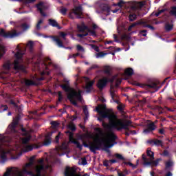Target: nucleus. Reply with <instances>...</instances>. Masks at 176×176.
<instances>
[{
  "mask_svg": "<svg viewBox=\"0 0 176 176\" xmlns=\"http://www.w3.org/2000/svg\"><path fill=\"white\" fill-rule=\"evenodd\" d=\"M84 146L87 148L89 146L91 151H97L101 146L105 148H111L116 142V136L111 131L103 132L100 128L95 129V133H86L80 136Z\"/></svg>",
  "mask_w": 176,
  "mask_h": 176,
  "instance_id": "1",
  "label": "nucleus"
},
{
  "mask_svg": "<svg viewBox=\"0 0 176 176\" xmlns=\"http://www.w3.org/2000/svg\"><path fill=\"white\" fill-rule=\"evenodd\" d=\"M47 168H49V166H45L43 160H39L34 168V158H31L30 162L23 166L22 170L19 168H8L3 176H24V174H29L32 176H46L45 171Z\"/></svg>",
  "mask_w": 176,
  "mask_h": 176,
  "instance_id": "2",
  "label": "nucleus"
},
{
  "mask_svg": "<svg viewBox=\"0 0 176 176\" xmlns=\"http://www.w3.org/2000/svg\"><path fill=\"white\" fill-rule=\"evenodd\" d=\"M96 111L101 118H108L109 125L111 129H116V130H129L130 129V121L118 118L116 115L112 111L107 109L104 105H98L96 107Z\"/></svg>",
  "mask_w": 176,
  "mask_h": 176,
  "instance_id": "3",
  "label": "nucleus"
},
{
  "mask_svg": "<svg viewBox=\"0 0 176 176\" xmlns=\"http://www.w3.org/2000/svg\"><path fill=\"white\" fill-rule=\"evenodd\" d=\"M64 82L66 84L61 85L62 89L65 90V91L69 92L67 96L69 100L74 105H76L77 101H82V96L80 95L82 91L70 88L68 86V79L67 78L64 79Z\"/></svg>",
  "mask_w": 176,
  "mask_h": 176,
  "instance_id": "4",
  "label": "nucleus"
},
{
  "mask_svg": "<svg viewBox=\"0 0 176 176\" xmlns=\"http://www.w3.org/2000/svg\"><path fill=\"white\" fill-rule=\"evenodd\" d=\"M31 140V135H28L26 137L22 139V144H23V146L21 147L20 146H16L13 151L17 153L18 152H30V151H32L34 149V146L31 144H27L28 141Z\"/></svg>",
  "mask_w": 176,
  "mask_h": 176,
  "instance_id": "5",
  "label": "nucleus"
},
{
  "mask_svg": "<svg viewBox=\"0 0 176 176\" xmlns=\"http://www.w3.org/2000/svg\"><path fill=\"white\" fill-rule=\"evenodd\" d=\"M16 54H15L16 59L14 61V69H21V63H23V53H21V50H20V45H17L16 47Z\"/></svg>",
  "mask_w": 176,
  "mask_h": 176,
  "instance_id": "6",
  "label": "nucleus"
},
{
  "mask_svg": "<svg viewBox=\"0 0 176 176\" xmlns=\"http://www.w3.org/2000/svg\"><path fill=\"white\" fill-rule=\"evenodd\" d=\"M147 156H148V160H145V158L143 157L144 160V163L146 164H151L152 166H156L159 164V162H160V160L158 159L155 161V153L152 151L151 148L147 149Z\"/></svg>",
  "mask_w": 176,
  "mask_h": 176,
  "instance_id": "7",
  "label": "nucleus"
},
{
  "mask_svg": "<svg viewBox=\"0 0 176 176\" xmlns=\"http://www.w3.org/2000/svg\"><path fill=\"white\" fill-rule=\"evenodd\" d=\"M3 135H0V155L1 159L3 160H5L8 155H14V153H13V151H12L11 149L3 148V146H2V140H3Z\"/></svg>",
  "mask_w": 176,
  "mask_h": 176,
  "instance_id": "8",
  "label": "nucleus"
},
{
  "mask_svg": "<svg viewBox=\"0 0 176 176\" xmlns=\"http://www.w3.org/2000/svg\"><path fill=\"white\" fill-rule=\"evenodd\" d=\"M79 31L85 32V34H77V36L82 38V36H86L87 35H91L92 36H96V32L90 30L85 25H82L81 28L78 26Z\"/></svg>",
  "mask_w": 176,
  "mask_h": 176,
  "instance_id": "9",
  "label": "nucleus"
},
{
  "mask_svg": "<svg viewBox=\"0 0 176 176\" xmlns=\"http://www.w3.org/2000/svg\"><path fill=\"white\" fill-rule=\"evenodd\" d=\"M0 35L1 36H3V38H14L15 36H17L19 34L16 32V30L5 32L3 29H1L0 32Z\"/></svg>",
  "mask_w": 176,
  "mask_h": 176,
  "instance_id": "10",
  "label": "nucleus"
},
{
  "mask_svg": "<svg viewBox=\"0 0 176 176\" xmlns=\"http://www.w3.org/2000/svg\"><path fill=\"white\" fill-rule=\"evenodd\" d=\"M67 133L69 134V142H72V144H75V145H76L77 148H79V149H82V146L79 144V142H78L77 140L74 139V134L69 131H68Z\"/></svg>",
  "mask_w": 176,
  "mask_h": 176,
  "instance_id": "11",
  "label": "nucleus"
},
{
  "mask_svg": "<svg viewBox=\"0 0 176 176\" xmlns=\"http://www.w3.org/2000/svg\"><path fill=\"white\" fill-rule=\"evenodd\" d=\"M84 80L85 81L86 86L85 89L87 92L90 91L91 89H93V85H94V80L90 81L89 78H84Z\"/></svg>",
  "mask_w": 176,
  "mask_h": 176,
  "instance_id": "12",
  "label": "nucleus"
},
{
  "mask_svg": "<svg viewBox=\"0 0 176 176\" xmlns=\"http://www.w3.org/2000/svg\"><path fill=\"white\" fill-rule=\"evenodd\" d=\"M37 8L42 16H46L43 12V10H46L47 9V6L45 3L41 2L39 4L37 5Z\"/></svg>",
  "mask_w": 176,
  "mask_h": 176,
  "instance_id": "13",
  "label": "nucleus"
},
{
  "mask_svg": "<svg viewBox=\"0 0 176 176\" xmlns=\"http://www.w3.org/2000/svg\"><path fill=\"white\" fill-rule=\"evenodd\" d=\"M73 13L75 14L76 17L78 19H80L82 17V8L76 7L73 10Z\"/></svg>",
  "mask_w": 176,
  "mask_h": 176,
  "instance_id": "14",
  "label": "nucleus"
},
{
  "mask_svg": "<svg viewBox=\"0 0 176 176\" xmlns=\"http://www.w3.org/2000/svg\"><path fill=\"white\" fill-rule=\"evenodd\" d=\"M47 64H49V65L52 64V61L50 60L49 59H47L44 62V65H43L44 67L43 69V72H41V75H49V72H46V70H45V69H47Z\"/></svg>",
  "mask_w": 176,
  "mask_h": 176,
  "instance_id": "15",
  "label": "nucleus"
},
{
  "mask_svg": "<svg viewBox=\"0 0 176 176\" xmlns=\"http://www.w3.org/2000/svg\"><path fill=\"white\" fill-rule=\"evenodd\" d=\"M107 82H108V79L107 78H103L102 80H100L98 82V89H102L104 87H105V85H107Z\"/></svg>",
  "mask_w": 176,
  "mask_h": 176,
  "instance_id": "16",
  "label": "nucleus"
},
{
  "mask_svg": "<svg viewBox=\"0 0 176 176\" xmlns=\"http://www.w3.org/2000/svg\"><path fill=\"white\" fill-rule=\"evenodd\" d=\"M155 129H156V126H155V124L152 122L148 125V129H145L144 131V133L145 134H148V133H150V131H153V130H155Z\"/></svg>",
  "mask_w": 176,
  "mask_h": 176,
  "instance_id": "17",
  "label": "nucleus"
},
{
  "mask_svg": "<svg viewBox=\"0 0 176 176\" xmlns=\"http://www.w3.org/2000/svg\"><path fill=\"white\" fill-rule=\"evenodd\" d=\"M174 166V162L173 160H169L166 162V168H171Z\"/></svg>",
  "mask_w": 176,
  "mask_h": 176,
  "instance_id": "18",
  "label": "nucleus"
},
{
  "mask_svg": "<svg viewBox=\"0 0 176 176\" xmlns=\"http://www.w3.org/2000/svg\"><path fill=\"white\" fill-rule=\"evenodd\" d=\"M54 41L56 43V45H58V46L59 47H63V43L61 42V40L60 39V37H56V38H54Z\"/></svg>",
  "mask_w": 176,
  "mask_h": 176,
  "instance_id": "19",
  "label": "nucleus"
},
{
  "mask_svg": "<svg viewBox=\"0 0 176 176\" xmlns=\"http://www.w3.org/2000/svg\"><path fill=\"white\" fill-rule=\"evenodd\" d=\"M50 25H52V27H58L57 21H56L55 20L50 19Z\"/></svg>",
  "mask_w": 176,
  "mask_h": 176,
  "instance_id": "20",
  "label": "nucleus"
},
{
  "mask_svg": "<svg viewBox=\"0 0 176 176\" xmlns=\"http://www.w3.org/2000/svg\"><path fill=\"white\" fill-rule=\"evenodd\" d=\"M133 73V69L131 68H128L125 70L126 75H128L129 76H130Z\"/></svg>",
  "mask_w": 176,
  "mask_h": 176,
  "instance_id": "21",
  "label": "nucleus"
},
{
  "mask_svg": "<svg viewBox=\"0 0 176 176\" xmlns=\"http://www.w3.org/2000/svg\"><path fill=\"white\" fill-rule=\"evenodd\" d=\"M113 80H117L116 81V86H119V83H120L122 82V80L120 79V78H118V77L116 76L115 77H113L111 82H113Z\"/></svg>",
  "mask_w": 176,
  "mask_h": 176,
  "instance_id": "22",
  "label": "nucleus"
},
{
  "mask_svg": "<svg viewBox=\"0 0 176 176\" xmlns=\"http://www.w3.org/2000/svg\"><path fill=\"white\" fill-rule=\"evenodd\" d=\"M135 19H137V15H135L134 14H131L129 15L130 21H134V20H135Z\"/></svg>",
  "mask_w": 176,
  "mask_h": 176,
  "instance_id": "23",
  "label": "nucleus"
},
{
  "mask_svg": "<svg viewBox=\"0 0 176 176\" xmlns=\"http://www.w3.org/2000/svg\"><path fill=\"white\" fill-rule=\"evenodd\" d=\"M21 28H22V30H23V31H26V30H28V28H30V25L26 24V23L23 24V25H21Z\"/></svg>",
  "mask_w": 176,
  "mask_h": 176,
  "instance_id": "24",
  "label": "nucleus"
},
{
  "mask_svg": "<svg viewBox=\"0 0 176 176\" xmlns=\"http://www.w3.org/2000/svg\"><path fill=\"white\" fill-rule=\"evenodd\" d=\"M50 142H52V140H50V138L47 137L44 142V145H46V146L50 145Z\"/></svg>",
  "mask_w": 176,
  "mask_h": 176,
  "instance_id": "25",
  "label": "nucleus"
},
{
  "mask_svg": "<svg viewBox=\"0 0 176 176\" xmlns=\"http://www.w3.org/2000/svg\"><path fill=\"white\" fill-rule=\"evenodd\" d=\"M68 129H69V130H72V131H74L75 124H74L72 123H69V125H68Z\"/></svg>",
  "mask_w": 176,
  "mask_h": 176,
  "instance_id": "26",
  "label": "nucleus"
},
{
  "mask_svg": "<svg viewBox=\"0 0 176 176\" xmlns=\"http://www.w3.org/2000/svg\"><path fill=\"white\" fill-rule=\"evenodd\" d=\"M165 28H166V31H171V30H173V25H171V24H167V25L165 26Z\"/></svg>",
  "mask_w": 176,
  "mask_h": 176,
  "instance_id": "27",
  "label": "nucleus"
},
{
  "mask_svg": "<svg viewBox=\"0 0 176 176\" xmlns=\"http://www.w3.org/2000/svg\"><path fill=\"white\" fill-rule=\"evenodd\" d=\"M5 53V47L3 45H0V57Z\"/></svg>",
  "mask_w": 176,
  "mask_h": 176,
  "instance_id": "28",
  "label": "nucleus"
},
{
  "mask_svg": "<svg viewBox=\"0 0 176 176\" xmlns=\"http://www.w3.org/2000/svg\"><path fill=\"white\" fill-rule=\"evenodd\" d=\"M25 85H27L28 86H30L31 85H34V82L30 80H25Z\"/></svg>",
  "mask_w": 176,
  "mask_h": 176,
  "instance_id": "29",
  "label": "nucleus"
},
{
  "mask_svg": "<svg viewBox=\"0 0 176 176\" xmlns=\"http://www.w3.org/2000/svg\"><path fill=\"white\" fill-rule=\"evenodd\" d=\"M27 47L29 49H32V47H34V42L30 41L27 45Z\"/></svg>",
  "mask_w": 176,
  "mask_h": 176,
  "instance_id": "30",
  "label": "nucleus"
},
{
  "mask_svg": "<svg viewBox=\"0 0 176 176\" xmlns=\"http://www.w3.org/2000/svg\"><path fill=\"white\" fill-rule=\"evenodd\" d=\"M105 54H104V53H102V52H99V53H98V54H96V58H101V57H104V56H105Z\"/></svg>",
  "mask_w": 176,
  "mask_h": 176,
  "instance_id": "31",
  "label": "nucleus"
},
{
  "mask_svg": "<svg viewBox=\"0 0 176 176\" xmlns=\"http://www.w3.org/2000/svg\"><path fill=\"white\" fill-rule=\"evenodd\" d=\"M43 23V20L41 19L40 21H38L36 25L37 30H39V28H41V24H42Z\"/></svg>",
  "mask_w": 176,
  "mask_h": 176,
  "instance_id": "32",
  "label": "nucleus"
},
{
  "mask_svg": "<svg viewBox=\"0 0 176 176\" xmlns=\"http://www.w3.org/2000/svg\"><path fill=\"white\" fill-rule=\"evenodd\" d=\"M67 146H68V143L64 142V143H63L60 148H62V149H67Z\"/></svg>",
  "mask_w": 176,
  "mask_h": 176,
  "instance_id": "33",
  "label": "nucleus"
},
{
  "mask_svg": "<svg viewBox=\"0 0 176 176\" xmlns=\"http://www.w3.org/2000/svg\"><path fill=\"white\" fill-rule=\"evenodd\" d=\"M81 164L83 166H85V164H87V161L86 160V158L83 157L81 158Z\"/></svg>",
  "mask_w": 176,
  "mask_h": 176,
  "instance_id": "34",
  "label": "nucleus"
},
{
  "mask_svg": "<svg viewBox=\"0 0 176 176\" xmlns=\"http://www.w3.org/2000/svg\"><path fill=\"white\" fill-rule=\"evenodd\" d=\"M154 145H157V146L162 145V141L160 140H155L154 141Z\"/></svg>",
  "mask_w": 176,
  "mask_h": 176,
  "instance_id": "35",
  "label": "nucleus"
},
{
  "mask_svg": "<svg viewBox=\"0 0 176 176\" xmlns=\"http://www.w3.org/2000/svg\"><path fill=\"white\" fill-rule=\"evenodd\" d=\"M136 25H137V23H133V24L129 26V28H128V31H131V29L134 28V27L136 26Z\"/></svg>",
  "mask_w": 176,
  "mask_h": 176,
  "instance_id": "36",
  "label": "nucleus"
},
{
  "mask_svg": "<svg viewBox=\"0 0 176 176\" xmlns=\"http://www.w3.org/2000/svg\"><path fill=\"white\" fill-rule=\"evenodd\" d=\"M52 125L53 127H57V126H58V122L54 121L52 122Z\"/></svg>",
  "mask_w": 176,
  "mask_h": 176,
  "instance_id": "37",
  "label": "nucleus"
},
{
  "mask_svg": "<svg viewBox=\"0 0 176 176\" xmlns=\"http://www.w3.org/2000/svg\"><path fill=\"white\" fill-rule=\"evenodd\" d=\"M60 13H62V14H65V13H67V8H62L60 10Z\"/></svg>",
  "mask_w": 176,
  "mask_h": 176,
  "instance_id": "38",
  "label": "nucleus"
},
{
  "mask_svg": "<svg viewBox=\"0 0 176 176\" xmlns=\"http://www.w3.org/2000/svg\"><path fill=\"white\" fill-rule=\"evenodd\" d=\"M163 12H164V10H161L158 12L155 13V14L157 17V16H160L161 13H163Z\"/></svg>",
  "mask_w": 176,
  "mask_h": 176,
  "instance_id": "39",
  "label": "nucleus"
},
{
  "mask_svg": "<svg viewBox=\"0 0 176 176\" xmlns=\"http://www.w3.org/2000/svg\"><path fill=\"white\" fill-rule=\"evenodd\" d=\"M115 156L117 159H123V157L120 154H116Z\"/></svg>",
  "mask_w": 176,
  "mask_h": 176,
  "instance_id": "40",
  "label": "nucleus"
},
{
  "mask_svg": "<svg viewBox=\"0 0 176 176\" xmlns=\"http://www.w3.org/2000/svg\"><path fill=\"white\" fill-rule=\"evenodd\" d=\"M83 111H84V113H85V115H87V113H88L87 107H83Z\"/></svg>",
  "mask_w": 176,
  "mask_h": 176,
  "instance_id": "41",
  "label": "nucleus"
},
{
  "mask_svg": "<svg viewBox=\"0 0 176 176\" xmlns=\"http://www.w3.org/2000/svg\"><path fill=\"white\" fill-rule=\"evenodd\" d=\"M60 135H61V133H59L58 134V135L56 136L55 140H56V142H58V138H60Z\"/></svg>",
  "mask_w": 176,
  "mask_h": 176,
  "instance_id": "42",
  "label": "nucleus"
},
{
  "mask_svg": "<svg viewBox=\"0 0 176 176\" xmlns=\"http://www.w3.org/2000/svg\"><path fill=\"white\" fill-rule=\"evenodd\" d=\"M111 67L109 66L105 67V72H109Z\"/></svg>",
  "mask_w": 176,
  "mask_h": 176,
  "instance_id": "43",
  "label": "nucleus"
},
{
  "mask_svg": "<svg viewBox=\"0 0 176 176\" xmlns=\"http://www.w3.org/2000/svg\"><path fill=\"white\" fill-rule=\"evenodd\" d=\"M146 32L145 30H143L140 32L141 35H142V36H146Z\"/></svg>",
  "mask_w": 176,
  "mask_h": 176,
  "instance_id": "44",
  "label": "nucleus"
},
{
  "mask_svg": "<svg viewBox=\"0 0 176 176\" xmlns=\"http://www.w3.org/2000/svg\"><path fill=\"white\" fill-rule=\"evenodd\" d=\"M148 87L151 88V89H155V87H156V84H152L148 85Z\"/></svg>",
  "mask_w": 176,
  "mask_h": 176,
  "instance_id": "45",
  "label": "nucleus"
},
{
  "mask_svg": "<svg viewBox=\"0 0 176 176\" xmlns=\"http://www.w3.org/2000/svg\"><path fill=\"white\" fill-rule=\"evenodd\" d=\"M125 164H127L128 166H130L131 167H135L131 162H126Z\"/></svg>",
  "mask_w": 176,
  "mask_h": 176,
  "instance_id": "46",
  "label": "nucleus"
},
{
  "mask_svg": "<svg viewBox=\"0 0 176 176\" xmlns=\"http://www.w3.org/2000/svg\"><path fill=\"white\" fill-rule=\"evenodd\" d=\"M16 124H17L16 122H13L11 125L9 126V128L12 127V129L14 127V126H16Z\"/></svg>",
  "mask_w": 176,
  "mask_h": 176,
  "instance_id": "47",
  "label": "nucleus"
},
{
  "mask_svg": "<svg viewBox=\"0 0 176 176\" xmlns=\"http://www.w3.org/2000/svg\"><path fill=\"white\" fill-rule=\"evenodd\" d=\"M77 50H83V48L80 45H77Z\"/></svg>",
  "mask_w": 176,
  "mask_h": 176,
  "instance_id": "48",
  "label": "nucleus"
},
{
  "mask_svg": "<svg viewBox=\"0 0 176 176\" xmlns=\"http://www.w3.org/2000/svg\"><path fill=\"white\" fill-rule=\"evenodd\" d=\"M118 176H126V175H124V173H120V172H118Z\"/></svg>",
  "mask_w": 176,
  "mask_h": 176,
  "instance_id": "49",
  "label": "nucleus"
},
{
  "mask_svg": "<svg viewBox=\"0 0 176 176\" xmlns=\"http://www.w3.org/2000/svg\"><path fill=\"white\" fill-rule=\"evenodd\" d=\"M60 36H62V38H65V34L64 32H61Z\"/></svg>",
  "mask_w": 176,
  "mask_h": 176,
  "instance_id": "50",
  "label": "nucleus"
},
{
  "mask_svg": "<svg viewBox=\"0 0 176 176\" xmlns=\"http://www.w3.org/2000/svg\"><path fill=\"white\" fill-rule=\"evenodd\" d=\"M166 176H173V173H171V172H168Z\"/></svg>",
  "mask_w": 176,
  "mask_h": 176,
  "instance_id": "51",
  "label": "nucleus"
},
{
  "mask_svg": "<svg viewBox=\"0 0 176 176\" xmlns=\"http://www.w3.org/2000/svg\"><path fill=\"white\" fill-rule=\"evenodd\" d=\"M118 109H120V111H122V109H123V107H122V105H120L118 107Z\"/></svg>",
  "mask_w": 176,
  "mask_h": 176,
  "instance_id": "52",
  "label": "nucleus"
},
{
  "mask_svg": "<svg viewBox=\"0 0 176 176\" xmlns=\"http://www.w3.org/2000/svg\"><path fill=\"white\" fill-rule=\"evenodd\" d=\"M160 134H164V131L163 129H160Z\"/></svg>",
  "mask_w": 176,
  "mask_h": 176,
  "instance_id": "53",
  "label": "nucleus"
},
{
  "mask_svg": "<svg viewBox=\"0 0 176 176\" xmlns=\"http://www.w3.org/2000/svg\"><path fill=\"white\" fill-rule=\"evenodd\" d=\"M6 109H8V107L7 106L3 107V111H6Z\"/></svg>",
  "mask_w": 176,
  "mask_h": 176,
  "instance_id": "54",
  "label": "nucleus"
},
{
  "mask_svg": "<svg viewBox=\"0 0 176 176\" xmlns=\"http://www.w3.org/2000/svg\"><path fill=\"white\" fill-rule=\"evenodd\" d=\"M59 100H61V92H58Z\"/></svg>",
  "mask_w": 176,
  "mask_h": 176,
  "instance_id": "55",
  "label": "nucleus"
},
{
  "mask_svg": "<svg viewBox=\"0 0 176 176\" xmlns=\"http://www.w3.org/2000/svg\"><path fill=\"white\" fill-rule=\"evenodd\" d=\"M110 162H111V163H116V160H111Z\"/></svg>",
  "mask_w": 176,
  "mask_h": 176,
  "instance_id": "56",
  "label": "nucleus"
},
{
  "mask_svg": "<svg viewBox=\"0 0 176 176\" xmlns=\"http://www.w3.org/2000/svg\"><path fill=\"white\" fill-rule=\"evenodd\" d=\"M26 2H34L35 0H25Z\"/></svg>",
  "mask_w": 176,
  "mask_h": 176,
  "instance_id": "57",
  "label": "nucleus"
},
{
  "mask_svg": "<svg viewBox=\"0 0 176 176\" xmlns=\"http://www.w3.org/2000/svg\"><path fill=\"white\" fill-rule=\"evenodd\" d=\"M94 49L96 52H98V47H95Z\"/></svg>",
  "mask_w": 176,
  "mask_h": 176,
  "instance_id": "58",
  "label": "nucleus"
},
{
  "mask_svg": "<svg viewBox=\"0 0 176 176\" xmlns=\"http://www.w3.org/2000/svg\"><path fill=\"white\" fill-rule=\"evenodd\" d=\"M118 10H112L113 13H116V12H118Z\"/></svg>",
  "mask_w": 176,
  "mask_h": 176,
  "instance_id": "59",
  "label": "nucleus"
},
{
  "mask_svg": "<svg viewBox=\"0 0 176 176\" xmlns=\"http://www.w3.org/2000/svg\"><path fill=\"white\" fill-rule=\"evenodd\" d=\"M21 131L25 134V130L24 129H22Z\"/></svg>",
  "mask_w": 176,
  "mask_h": 176,
  "instance_id": "60",
  "label": "nucleus"
},
{
  "mask_svg": "<svg viewBox=\"0 0 176 176\" xmlns=\"http://www.w3.org/2000/svg\"><path fill=\"white\" fill-rule=\"evenodd\" d=\"M111 97L112 98H113L115 97V95H113V94L111 92Z\"/></svg>",
  "mask_w": 176,
  "mask_h": 176,
  "instance_id": "61",
  "label": "nucleus"
},
{
  "mask_svg": "<svg viewBox=\"0 0 176 176\" xmlns=\"http://www.w3.org/2000/svg\"><path fill=\"white\" fill-rule=\"evenodd\" d=\"M148 28H151V30H153V27L152 26H148Z\"/></svg>",
  "mask_w": 176,
  "mask_h": 176,
  "instance_id": "62",
  "label": "nucleus"
},
{
  "mask_svg": "<svg viewBox=\"0 0 176 176\" xmlns=\"http://www.w3.org/2000/svg\"><path fill=\"white\" fill-rule=\"evenodd\" d=\"M164 155H167V151H164Z\"/></svg>",
  "mask_w": 176,
  "mask_h": 176,
  "instance_id": "63",
  "label": "nucleus"
},
{
  "mask_svg": "<svg viewBox=\"0 0 176 176\" xmlns=\"http://www.w3.org/2000/svg\"><path fill=\"white\" fill-rule=\"evenodd\" d=\"M103 126L104 127H108V125H104V124H103Z\"/></svg>",
  "mask_w": 176,
  "mask_h": 176,
  "instance_id": "64",
  "label": "nucleus"
}]
</instances>
